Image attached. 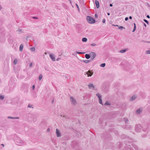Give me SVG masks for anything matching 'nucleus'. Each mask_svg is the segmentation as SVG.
<instances>
[{
    "label": "nucleus",
    "instance_id": "f257e3e1",
    "mask_svg": "<svg viewBox=\"0 0 150 150\" xmlns=\"http://www.w3.org/2000/svg\"><path fill=\"white\" fill-rule=\"evenodd\" d=\"M86 19L88 22L91 24L95 22V20L92 17L90 16H87L86 17Z\"/></svg>",
    "mask_w": 150,
    "mask_h": 150
},
{
    "label": "nucleus",
    "instance_id": "f03ea898",
    "mask_svg": "<svg viewBox=\"0 0 150 150\" xmlns=\"http://www.w3.org/2000/svg\"><path fill=\"white\" fill-rule=\"evenodd\" d=\"M70 100L71 103L73 105H75L77 104V102L76 100L73 97H70Z\"/></svg>",
    "mask_w": 150,
    "mask_h": 150
},
{
    "label": "nucleus",
    "instance_id": "7ed1b4c3",
    "mask_svg": "<svg viewBox=\"0 0 150 150\" xmlns=\"http://www.w3.org/2000/svg\"><path fill=\"white\" fill-rule=\"evenodd\" d=\"M90 57L91 59H93L96 57V55L95 53L94 52H91L90 53Z\"/></svg>",
    "mask_w": 150,
    "mask_h": 150
},
{
    "label": "nucleus",
    "instance_id": "20e7f679",
    "mask_svg": "<svg viewBox=\"0 0 150 150\" xmlns=\"http://www.w3.org/2000/svg\"><path fill=\"white\" fill-rule=\"evenodd\" d=\"M87 74L88 77L91 76L92 75L93 72L90 70H88V71L85 72V74Z\"/></svg>",
    "mask_w": 150,
    "mask_h": 150
},
{
    "label": "nucleus",
    "instance_id": "39448f33",
    "mask_svg": "<svg viewBox=\"0 0 150 150\" xmlns=\"http://www.w3.org/2000/svg\"><path fill=\"white\" fill-rule=\"evenodd\" d=\"M141 129V126L140 125H137L135 126V131L137 132H138L140 131Z\"/></svg>",
    "mask_w": 150,
    "mask_h": 150
},
{
    "label": "nucleus",
    "instance_id": "423d86ee",
    "mask_svg": "<svg viewBox=\"0 0 150 150\" xmlns=\"http://www.w3.org/2000/svg\"><path fill=\"white\" fill-rule=\"evenodd\" d=\"M17 142L18 143L17 144L19 146L22 145L24 144L23 142L21 140H18L17 141Z\"/></svg>",
    "mask_w": 150,
    "mask_h": 150
},
{
    "label": "nucleus",
    "instance_id": "0eeeda50",
    "mask_svg": "<svg viewBox=\"0 0 150 150\" xmlns=\"http://www.w3.org/2000/svg\"><path fill=\"white\" fill-rule=\"evenodd\" d=\"M56 133L57 134V137H61L60 133L59 130L57 129H56Z\"/></svg>",
    "mask_w": 150,
    "mask_h": 150
},
{
    "label": "nucleus",
    "instance_id": "6e6552de",
    "mask_svg": "<svg viewBox=\"0 0 150 150\" xmlns=\"http://www.w3.org/2000/svg\"><path fill=\"white\" fill-rule=\"evenodd\" d=\"M50 57L53 61H55V58L53 55L50 54Z\"/></svg>",
    "mask_w": 150,
    "mask_h": 150
},
{
    "label": "nucleus",
    "instance_id": "1a4fd4ad",
    "mask_svg": "<svg viewBox=\"0 0 150 150\" xmlns=\"http://www.w3.org/2000/svg\"><path fill=\"white\" fill-rule=\"evenodd\" d=\"M88 86L89 87V89H91V88H93V89H94L95 87L94 86L93 84L92 83H91L89 84L88 85Z\"/></svg>",
    "mask_w": 150,
    "mask_h": 150
},
{
    "label": "nucleus",
    "instance_id": "9d476101",
    "mask_svg": "<svg viewBox=\"0 0 150 150\" xmlns=\"http://www.w3.org/2000/svg\"><path fill=\"white\" fill-rule=\"evenodd\" d=\"M95 4L96 6V7L97 8H98L99 7V4L98 1L95 0Z\"/></svg>",
    "mask_w": 150,
    "mask_h": 150
},
{
    "label": "nucleus",
    "instance_id": "9b49d317",
    "mask_svg": "<svg viewBox=\"0 0 150 150\" xmlns=\"http://www.w3.org/2000/svg\"><path fill=\"white\" fill-rule=\"evenodd\" d=\"M23 44H21L19 48V50L20 52H21L23 51Z\"/></svg>",
    "mask_w": 150,
    "mask_h": 150
},
{
    "label": "nucleus",
    "instance_id": "f8f14e48",
    "mask_svg": "<svg viewBox=\"0 0 150 150\" xmlns=\"http://www.w3.org/2000/svg\"><path fill=\"white\" fill-rule=\"evenodd\" d=\"M142 109L140 108L137 109L136 111V113L138 114H139L142 112Z\"/></svg>",
    "mask_w": 150,
    "mask_h": 150
},
{
    "label": "nucleus",
    "instance_id": "ddd939ff",
    "mask_svg": "<svg viewBox=\"0 0 150 150\" xmlns=\"http://www.w3.org/2000/svg\"><path fill=\"white\" fill-rule=\"evenodd\" d=\"M8 119H19V118L18 117H13L11 116H8L7 117Z\"/></svg>",
    "mask_w": 150,
    "mask_h": 150
},
{
    "label": "nucleus",
    "instance_id": "4468645a",
    "mask_svg": "<svg viewBox=\"0 0 150 150\" xmlns=\"http://www.w3.org/2000/svg\"><path fill=\"white\" fill-rule=\"evenodd\" d=\"M85 57L87 59H89L90 58V56L89 54H86L85 55Z\"/></svg>",
    "mask_w": 150,
    "mask_h": 150
},
{
    "label": "nucleus",
    "instance_id": "2eb2a0df",
    "mask_svg": "<svg viewBox=\"0 0 150 150\" xmlns=\"http://www.w3.org/2000/svg\"><path fill=\"white\" fill-rule=\"evenodd\" d=\"M136 98V97L135 96H133L130 98V100L132 101L134 100Z\"/></svg>",
    "mask_w": 150,
    "mask_h": 150
},
{
    "label": "nucleus",
    "instance_id": "dca6fc26",
    "mask_svg": "<svg viewBox=\"0 0 150 150\" xmlns=\"http://www.w3.org/2000/svg\"><path fill=\"white\" fill-rule=\"evenodd\" d=\"M96 95L98 97V99H99V98H101V96L100 94L99 93H97L96 94Z\"/></svg>",
    "mask_w": 150,
    "mask_h": 150
},
{
    "label": "nucleus",
    "instance_id": "f3484780",
    "mask_svg": "<svg viewBox=\"0 0 150 150\" xmlns=\"http://www.w3.org/2000/svg\"><path fill=\"white\" fill-rule=\"evenodd\" d=\"M82 41L83 42H86L87 41V39L86 38H83L82 39Z\"/></svg>",
    "mask_w": 150,
    "mask_h": 150
},
{
    "label": "nucleus",
    "instance_id": "a211bd4d",
    "mask_svg": "<svg viewBox=\"0 0 150 150\" xmlns=\"http://www.w3.org/2000/svg\"><path fill=\"white\" fill-rule=\"evenodd\" d=\"M134 28L133 30H132L133 32H134L135 31V30H136V25L135 23H134Z\"/></svg>",
    "mask_w": 150,
    "mask_h": 150
},
{
    "label": "nucleus",
    "instance_id": "6ab92c4d",
    "mask_svg": "<svg viewBox=\"0 0 150 150\" xmlns=\"http://www.w3.org/2000/svg\"><path fill=\"white\" fill-rule=\"evenodd\" d=\"M100 66L101 67H104L105 66V63H102L100 65Z\"/></svg>",
    "mask_w": 150,
    "mask_h": 150
},
{
    "label": "nucleus",
    "instance_id": "aec40b11",
    "mask_svg": "<svg viewBox=\"0 0 150 150\" xmlns=\"http://www.w3.org/2000/svg\"><path fill=\"white\" fill-rule=\"evenodd\" d=\"M126 51V50L125 49L122 50L120 51V52L121 53H123L125 52Z\"/></svg>",
    "mask_w": 150,
    "mask_h": 150
},
{
    "label": "nucleus",
    "instance_id": "412c9836",
    "mask_svg": "<svg viewBox=\"0 0 150 150\" xmlns=\"http://www.w3.org/2000/svg\"><path fill=\"white\" fill-rule=\"evenodd\" d=\"M30 50L32 51H34L35 50V49L34 47H32L30 48Z\"/></svg>",
    "mask_w": 150,
    "mask_h": 150
},
{
    "label": "nucleus",
    "instance_id": "4be33fe9",
    "mask_svg": "<svg viewBox=\"0 0 150 150\" xmlns=\"http://www.w3.org/2000/svg\"><path fill=\"white\" fill-rule=\"evenodd\" d=\"M99 102L100 104H102V100L101 98H99Z\"/></svg>",
    "mask_w": 150,
    "mask_h": 150
},
{
    "label": "nucleus",
    "instance_id": "5701e85b",
    "mask_svg": "<svg viewBox=\"0 0 150 150\" xmlns=\"http://www.w3.org/2000/svg\"><path fill=\"white\" fill-rule=\"evenodd\" d=\"M42 74H40L39 75V79L40 81L41 80L42 78Z\"/></svg>",
    "mask_w": 150,
    "mask_h": 150
},
{
    "label": "nucleus",
    "instance_id": "b1692460",
    "mask_svg": "<svg viewBox=\"0 0 150 150\" xmlns=\"http://www.w3.org/2000/svg\"><path fill=\"white\" fill-rule=\"evenodd\" d=\"M83 61L86 63H88L90 62V60H83Z\"/></svg>",
    "mask_w": 150,
    "mask_h": 150
},
{
    "label": "nucleus",
    "instance_id": "393cba45",
    "mask_svg": "<svg viewBox=\"0 0 150 150\" xmlns=\"http://www.w3.org/2000/svg\"><path fill=\"white\" fill-rule=\"evenodd\" d=\"M76 6L79 12L80 11V9H79L78 5L77 4H76Z\"/></svg>",
    "mask_w": 150,
    "mask_h": 150
},
{
    "label": "nucleus",
    "instance_id": "a878e982",
    "mask_svg": "<svg viewBox=\"0 0 150 150\" xmlns=\"http://www.w3.org/2000/svg\"><path fill=\"white\" fill-rule=\"evenodd\" d=\"M17 61L16 59H14L13 61V64H16L17 63Z\"/></svg>",
    "mask_w": 150,
    "mask_h": 150
},
{
    "label": "nucleus",
    "instance_id": "bb28decb",
    "mask_svg": "<svg viewBox=\"0 0 150 150\" xmlns=\"http://www.w3.org/2000/svg\"><path fill=\"white\" fill-rule=\"evenodd\" d=\"M146 53L147 54H150V50H148L146 51Z\"/></svg>",
    "mask_w": 150,
    "mask_h": 150
},
{
    "label": "nucleus",
    "instance_id": "cd10ccee",
    "mask_svg": "<svg viewBox=\"0 0 150 150\" xmlns=\"http://www.w3.org/2000/svg\"><path fill=\"white\" fill-rule=\"evenodd\" d=\"M4 98V96H0V99L3 100Z\"/></svg>",
    "mask_w": 150,
    "mask_h": 150
},
{
    "label": "nucleus",
    "instance_id": "c85d7f7f",
    "mask_svg": "<svg viewBox=\"0 0 150 150\" xmlns=\"http://www.w3.org/2000/svg\"><path fill=\"white\" fill-rule=\"evenodd\" d=\"M105 105H110V104L108 101H107L105 104Z\"/></svg>",
    "mask_w": 150,
    "mask_h": 150
},
{
    "label": "nucleus",
    "instance_id": "c756f323",
    "mask_svg": "<svg viewBox=\"0 0 150 150\" xmlns=\"http://www.w3.org/2000/svg\"><path fill=\"white\" fill-rule=\"evenodd\" d=\"M17 31L18 32V33H22V30L21 29H19L18 30H17Z\"/></svg>",
    "mask_w": 150,
    "mask_h": 150
},
{
    "label": "nucleus",
    "instance_id": "7c9ffc66",
    "mask_svg": "<svg viewBox=\"0 0 150 150\" xmlns=\"http://www.w3.org/2000/svg\"><path fill=\"white\" fill-rule=\"evenodd\" d=\"M144 21L147 24H149V22L148 21L144 19Z\"/></svg>",
    "mask_w": 150,
    "mask_h": 150
},
{
    "label": "nucleus",
    "instance_id": "2f4dec72",
    "mask_svg": "<svg viewBox=\"0 0 150 150\" xmlns=\"http://www.w3.org/2000/svg\"><path fill=\"white\" fill-rule=\"evenodd\" d=\"M76 53L78 54H84V53H83L82 52H76Z\"/></svg>",
    "mask_w": 150,
    "mask_h": 150
},
{
    "label": "nucleus",
    "instance_id": "473e14b6",
    "mask_svg": "<svg viewBox=\"0 0 150 150\" xmlns=\"http://www.w3.org/2000/svg\"><path fill=\"white\" fill-rule=\"evenodd\" d=\"M96 45L95 43H93L91 44V45L92 46H95Z\"/></svg>",
    "mask_w": 150,
    "mask_h": 150
},
{
    "label": "nucleus",
    "instance_id": "72a5a7b5",
    "mask_svg": "<svg viewBox=\"0 0 150 150\" xmlns=\"http://www.w3.org/2000/svg\"><path fill=\"white\" fill-rule=\"evenodd\" d=\"M119 29H123V28H124L125 29V28H124V27H123L122 26H120V27H119Z\"/></svg>",
    "mask_w": 150,
    "mask_h": 150
},
{
    "label": "nucleus",
    "instance_id": "f704fd0d",
    "mask_svg": "<svg viewBox=\"0 0 150 150\" xmlns=\"http://www.w3.org/2000/svg\"><path fill=\"white\" fill-rule=\"evenodd\" d=\"M28 107L30 108H33L32 105H28Z\"/></svg>",
    "mask_w": 150,
    "mask_h": 150
},
{
    "label": "nucleus",
    "instance_id": "c9c22d12",
    "mask_svg": "<svg viewBox=\"0 0 150 150\" xmlns=\"http://www.w3.org/2000/svg\"><path fill=\"white\" fill-rule=\"evenodd\" d=\"M105 19H104L103 20V21H102V22L103 23H105Z\"/></svg>",
    "mask_w": 150,
    "mask_h": 150
},
{
    "label": "nucleus",
    "instance_id": "e433bc0d",
    "mask_svg": "<svg viewBox=\"0 0 150 150\" xmlns=\"http://www.w3.org/2000/svg\"><path fill=\"white\" fill-rule=\"evenodd\" d=\"M128 17H126L125 18V21H127L128 20Z\"/></svg>",
    "mask_w": 150,
    "mask_h": 150
},
{
    "label": "nucleus",
    "instance_id": "4c0bfd02",
    "mask_svg": "<svg viewBox=\"0 0 150 150\" xmlns=\"http://www.w3.org/2000/svg\"><path fill=\"white\" fill-rule=\"evenodd\" d=\"M29 66H30V67H32V63H30Z\"/></svg>",
    "mask_w": 150,
    "mask_h": 150
},
{
    "label": "nucleus",
    "instance_id": "58836bf2",
    "mask_svg": "<svg viewBox=\"0 0 150 150\" xmlns=\"http://www.w3.org/2000/svg\"><path fill=\"white\" fill-rule=\"evenodd\" d=\"M32 88H33V89H34V88H35V86L34 85H33L32 86Z\"/></svg>",
    "mask_w": 150,
    "mask_h": 150
},
{
    "label": "nucleus",
    "instance_id": "ea45409f",
    "mask_svg": "<svg viewBox=\"0 0 150 150\" xmlns=\"http://www.w3.org/2000/svg\"><path fill=\"white\" fill-rule=\"evenodd\" d=\"M60 59V58H57V59L56 60H57V61H59V59Z\"/></svg>",
    "mask_w": 150,
    "mask_h": 150
},
{
    "label": "nucleus",
    "instance_id": "a19ab883",
    "mask_svg": "<svg viewBox=\"0 0 150 150\" xmlns=\"http://www.w3.org/2000/svg\"><path fill=\"white\" fill-rule=\"evenodd\" d=\"M95 17L96 18H97V17H98L97 15L96 14H95Z\"/></svg>",
    "mask_w": 150,
    "mask_h": 150
},
{
    "label": "nucleus",
    "instance_id": "79ce46f5",
    "mask_svg": "<svg viewBox=\"0 0 150 150\" xmlns=\"http://www.w3.org/2000/svg\"><path fill=\"white\" fill-rule=\"evenodd\" d=\"M148 18H150V16L149 15H147L146 16Z\"/></svg>",
    "mask_w": 150,
    "mask_h": 150
},
{
    "label": "nucleus",
    "instance_id": "37998d69",
    "mask_svg": "<svg viewBox=\"0 0 150 150\" xmlns=\"http://www.w3.org/2000/svg\"><path fill=\"white\" fill-rule=\"evenodd\" d=\"M143 24H144V25L145 27H146V24H145V23H144V22H143Z\"/></svg>",
    "mask_w": 150,
    "mask_h": 150
},
{
    "label": "nucleus",
    "instance_id": "c03bdc74",
    "mask_svg": "<svg viewBox=\"0 0 150 150\" xmlns=\"http://www.w3.org/2000/svg\"><path fill=\"white\" fill-rule=\"evenodd\" d=\"M128 121V120L127 119H125V121L126 122H127V121Z\"/></svg>",
    "mask_w": 150,
    "mask_h": 150
},
{
    "label": "nucleus",
    "instance_id": "a18cd8bd",
    "mask_svg": "<svg viewBox=\"0 0 150 150\" xmlns=\"http://www.w3.org/2000/svg\"><path fill=\"white\" fill-rule=\"evenodd\" d=\"M129 18L130 19H131L132 18V16H130L129 17Z\"/></svg>",
    "mask_w": 150,
    "mask_h": 150
},
{
    "label": "nucleus",
    "instance_id": "49530a36",
    "mask_svg": "<svg viewBox=\"0 0 150 150\" xmlns=\"http://www.w3.org/2000/svg\"><path fill=\"white\" fill-rule=\"evenodd\" d=\"M113 6L112 4H110V7H112V6Z\"/></svg>",
    "mask_w": 150,
    "mask_h": 150
},
{
    "label": "nucleus",
    "instance_id": "de8ad7c7",
    "mask_svg": "<svg viewBox=\"0 0 150 150\" xmlns=\"http://www.w3.org/2000/svg\"><path fill=\"white\" fill-rule=\"evenodd\" d=\"M50 131V129L49 128L47 130V132H49Z\"/></svg>",
    "mask_w": 150,
    "mask_h": 150
},
{
    "label": "nucleus",
    "instance_id": "09e8293b",
    "mask_svg": "<svg viewBox=\"0 0 150 150\" xmlns=\"http://www.w3.org/2000/svg\"><path fill=\"white\" fill-rule=\"evenodd\" d=\"M144 41L145 42V41ZM145 42L147 43H150V42L145 41Z\"/></svg>",
    "mask_w": 150,
    "mask_h": 150
},
{
    "label": "nucleus",
    "instance_id": "8fccbe9b",
    "mask_svg": "<svg viewBox=\"0 0 150 150\" xmlns=\"http://www.w3.org/2000/svg\"><path fill=\"white\" fill-rule=\"evenodd\" d=\"M63 117H64L65 118H66L67 117L64 116H63Z\"/></svg>",
    "mask_w": 150,
    "mask_h": 150
},
{
    "label": "nucleus",
    "instance_id": "3c124183",
    "mask_svg": "<svg viewBox=\"0 0 150 150\" xmlns=\"http://www.w3.org/2000/svg\"><path fill=\"white\" fill-rule=\"evenodd\" d=\"M108 15H110V14L109 13H108Z\"/></svg>",
    "mask_w": 150,
    "mask_h": 150
},
{
    "label": "nucleus",
    "instance_id": "603ef678",
    "mask_svg": "<svg viewBox=\"0 0 150 150\" xmlns=\"http://www.w3.org/2000/svg\"><path fill=\"white\" fill-rule=\"evenodd\" d=\"M54 102V101L53 100L52 101V103H53Z\"/></svg>",
    "mask_w": 150,
    "mask_h": 150
},
{
    "label": "nucleus",
    "instance_id": "864d4df0",
    "mask_svg": "<svg viewBox=\"0 0 150 150\" xmlns=\"http://www.w3.org/2000/svg\"><path fill=\"white\" fill-rule=\"evenodd\" d=\"M34 18H36V17H34Z\"/></svg>",
    "mask_w": 150,
    "mask_h": 150
},
{
    "label": "nucleus",
    "instance_id": "5fc2aeb1",
    "mask_svg": "<svg viewBox=\"0 0 150 150\" xmlns=\"http://www.w3.org/2000/svg\"><path fill=\"white\" fill-rule=\"evenodd\" d=\"M116 26H118V25H116Z\"/></svg>",
    "mask_w": 150,
    "mask_h": 150
},
{
    "label": "nucleus",
    "instance_id": "6e6d98bb",
    "mask_svg": "<svg viewBox=\"0 0 150 150\" xmlns=\"http://www.w3.org/2000/svg\"><path fill=\"white\" fill-rule=\"evenodd\" d=\"M2 146H4V144H2Z\"/></svg>",
    "mask_w": 150,
    "mask_h": 150
},
{
    "label": "nucleus",
    "instance_id": "4d7b16f0",
    "mask_svg": "<svg viewBox=\"0 0 150 150\" xmlns=\"http://www.w3.org/2000/svg\"><path fill=\"white\" fill-rule=\"evenodd\" d=\"M61 116L62 117V115H61Z\"/></svg>",
    "mask_w": 150,
    "mask_h": 150
}]
</instances>
